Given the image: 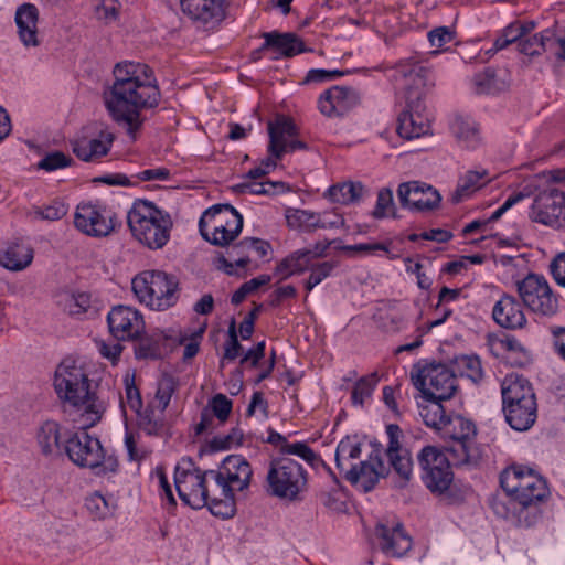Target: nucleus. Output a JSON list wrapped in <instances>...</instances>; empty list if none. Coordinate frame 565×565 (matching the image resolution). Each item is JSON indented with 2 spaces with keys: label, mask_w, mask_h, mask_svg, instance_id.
<instances>
[{
  "label": "nucleus",
  "mask_w": 565,
  "mask_h": 565,
  "mask_svg": "<svg viewBox=\"0 0 565 565\" xmlns=\"http://www.w3.org/2000/svg\"><path fill=\"white\" fill-rule=\"evenodd\" d=\"M114 84L105 92V104L116 122L135 139L142 120L140 110L158 105L160 92L150 67L142 63L124 62L114 68Z\"/></svg>",
  "instance_id": "obj_1"
},
{
  "label": "nucleus",
  "mask_w": 565,
  "mask_h": 565,
  "mask_svg": "<svg viewBox=\"0 0 565 565\" xmlns=\"http://www.w3.org/2000/svg\"><path fill=\"white\" fill-rule=\"evenodd\" d=\"M396 72L404 79L406 109L398 116L396 132L406 140L430 135L431 115L424 99L434 87L431 72L414 58L401 61Z\"/></svg>",
  "instance_id": "obj_2"
},
{
  "label": "nucleus",
  "mask_w": 565,
  "mask_h": 565,
  "mask_svg": "<svg viewBox=\"0 0 565 565\" xmlns=\"http://www.w3.org/2000/svg\"><path fill=\"white\" fill-rule=\"evenodd\" d=\"M54 388L58 398L74 407H84L86 417L84 428L100 419V412L94 403L90 382L84 367L72 359L63 360L55 370Z\"/></svg>",
  "instance_id": "obj_3"
},
{
  "label": "nucleus",
  "mask_w": 565,
  "mask_h": 565,
  "mask_svg": "<svg viewBox=\"0 0 565 565\" xmlns=\"http://www.w3.org/2000/svg\"><path fill=\"white\" fill-rule=\"evenodd\" d=\"M132 236L149 249H161L170 239L173 221L171 215L153 202L137 200L127 213Z\"/></svg>",
  "instance_id": "obj_4"
},
{
  "label": "nucleus",
  "mask_w": 565,
  "mask_h": 565,
  "mask_svg": "<svg viewBox=\"0 0 565 565\" xmlns=\"http://www.w3.org/2000/svg\"><path fill=\"white\" fill-rule=\"evenodd\" d=\"M502 409L507 423L518 431L530 429L537 416L536 398L531 383L518 374H509L501 384Z\"/></svg>",
  "instance_id": "obj_5"
},
{
  "label": "nucleus",
  "mask_w": 565,
  "mask_h": 565,
  "mask_svg": "<svg viewBox=\"0 0 565 565\" xmlns=\"http://www.w3.org/2000/svg\"><path fill=\"white\" fill-rule=\"evenodd\" d=\"M440 435L449 439L446 451L456 467H476L481 460L482 452L476 443L477 427L470 419L461 415H449Z\"/></svg>",
  "instance_id": "obj_6"
},
{
  "label": "nucleus",
  "mask_w": 565,
  "mask_h": 565,
  "mask_svg": "<svg viewBox=\"0 0 565 565\" xmlns=\"http://www.w3.org/2000/svg\"><path fill=\"white\" fill-rule=\"evenodd\" d=\"M136 298L152 310L163 311L179 300V281L161 270H143L131 280Z\"/></svg>",
  "instance_id": "obj_7"
},
{
  "label": "nucleus",
  "mask_w": 565,
  "mask_h": 565,
  "mask_svg": "<svg viewBox=\"0 0 565 565\" xmlns=\"http://www.w3.org/2000/svg\"><path fill=\"white\" fill-rule=\"evenodd\" d=\"M307 471L296 460L279 457L270 461L266 476V492L288 502L301 500L307 490Z\"/></svg>",
  "instance_id": "obj_8"
},
{
  "label": "nucleus",
  "mask_w": 565,
  "mask_h": 565,
  "mask_svg": "<svg viewBox=\"0 0 565 565\" xmlns=\"http://www.w3.org/2000/svg\"><path fill=\"white\" fill-rule=\"evenodd\" d=\"M70 460L81 468L97 469V475L115 473L118 470V460L113 455H106L98 438L88 435L85 430L74 433L67 437L63 447Z\"/></svg>",
  "instance_id": "obj_9"
},
{
  "label": "nucleus",
  "mask_w": 565,
  "mask_h": 565,
  "mask_svg": "<svg viewBox=\"0 0 565 565\" xmlns=\"http://www.w3.org/2000/svg\"><path fill=\"white\" fill-rule=\"evenodd\" d=\"M500 483L505 493L512 495L522 508L541 502L548 494L546 481L524 466L505 469L500 476Z\"/></svg>",
  "instance_id": "obj_10"
},
{
  "label": "nucleus",
  "mask_w": 565,
  "mask_h": 565,
  "mask_svg": "<svg viewBox=\"0 0 565 565\" xmlns=\"http://www.w3.org/2000/svg\"><path fill=\"white\" fill-rule=\"evenodd\" d=\"M209 470L202 471L194 461L182 458L174 470V483L180 499L193 509H201L209 502L212 481L207 476Z\"/></svg>",
  "instance_id": "obj_11"
},
{
  "label": "nucleus",
  "mask_w": 565,
  "mask_h": 565,
  "mask_svg": "<svg viewBox=\"0 0 565 565\" xmlns=\"http://www.w3.org/2000/svg\"><path fill=\"white\" fill-rule=\"evenodd\" d=\"M411 377L424 398L446 401L451 398L457 390L455 373L443 363L416 364L411 372Z\"/></svg>",
  "instance_id": "obj_12"
},
{
  "label": "nucleus",
  "mask_w": 565,
  "mask_h": 565,
  "mask_svg": "<svg viewBox=\"0 0 565 565\" xmlns=\"http://www.w3.org/2000/svg\"><path fill=\"white\" fill-rule=\"evenodd\" d=\"M417 460L427 489L433 493H445L454 480L450 456L447 457L435 446H426L417 455Z\"/></svg>",
  "instance_id": "obj_13"
},
{
  "label": "nucleus",
  "mask_w": 565,
  "mask_h": 565,
  "mask_svg": "<svg viewBox=\"0 0 565 565\" xmlns=\"http://www.w3.org/2000/svg\"><path fill=\"white\" fill-rule=\"evenodd\" d=\"M74 225L83 234L92 237H106L121 225L117 214L102 203H81L74 214Z\"/></svg>",
  "instance_id": "obj_14"
},
{
  "label": "nucleus",
  "mask_w": 565,
  "mask_h": 565,
  "mask_svg": "<svg viewBox=\"0 0 565 565\" xmlns=\"http://www.w3.org/2000/svg\"><path fill=\"white\" fill-rule=\"evenodd\" d=\"M522 303L542 316H553L558 310V300L543 276L530 274L518 282Z\"/></svg>",
  "instance_id": "obj_15"
},
{
  "label": "nucleus",
  "mask_w": 565,
  "mask_h": 565,
  "mask_svg": "<svg viewBox=\"0 0 565 565\" xmlns=\"http://www.w3.org/2000/svg\"><path fill=\"white\" fill-rule=\"evenodd\" d=\"M253 471L247 460L239 455L227 456L218 470H209L207 476L223 491H243L249 486Z\"/></svg>",
  "instance_id": "obj_16"
},
{
  "label": "nucleus",
  "mask_w": 565,
  "mask_h": 565,
  "mask_svg": "<svg viewBox=\"0 0 565 565\" xmlns=\"http://www.w3.org/2000/svg\"><path fill=\"white\" fill-rule=\"evenodd\" d=\"M531 218L552 227L565 226V192L557 188L540 192L532 205Z\"/></svg>",
  "instance_id": "obj_17"
},
{
  "label": "nucleus",
  "mask_w": 565,
  "mask_h": 565,
  "mask_svg": "<svg viewBox=\"0 0 565 565\" xmlns=\"http://www.w3.org/2000/svg\"><path fill=\"white\" fill-rule=\"evenodd\" d=\"M397 196L403 207L417 212L435 210L441 201L437 190L418 181L401 183Z\"/></svg>",
  "instance_id": "obj_18"
},
{
  "label": "nucleus",
  "mask_w": 565,
  "mask_h": 565,
  "mask_svg": "<svg viewBox=\"0 0 565 565\" xmlns=\"http://www.w3.org/2000/svg\"><path fill=\"white\" fill-rule=\"evenodd\" d=\"M110 333L117 340H130L137 338L145 327L140 312L129 306H116L107 316Z\"/></svg>",
  "instance_id": "obj_19"
},
{
  "label": "nucleus",
  "mask_w": 565,
  "mask_h": 565,
  "mask_svg": "<svg viewBox=\"0 0 565 565\" xmlns=\"http://www.w3.org/2000/svg\"><path fill=\"white\" fill-rule=\"evenodd\" d=\"M360 99L354 88L333 86L320 96L318 107L328 117H342L358 107Z\"/></svg>",
  "instance_id": "obj_20"
},
{
  "label": "nucleus",
  "mask_w": 565,
  "mask_h": 565,
  "mask_svg": "<svg viewBox=\"0 0 565 565\" xmlns=\"http://www.w3.org/2000/svg\"><path fill=\"white\" fill-rule=\"evenodd\" d=\"M387 467L381 459L380 451H373L367 460L361 461L359 465L350 463L344 472V477L352 484L361 483L363 490L369 492L374 489L380 478L387 475Z\"/></svg>",
  "instance_id": "obj_21"
},
{
  "label": "nucleus",
  "mask_w": 565,
  "mask_h": 565,
  "mask_svg": "<svg viewBox=\"0 0 565 565\" xmlns=\"http://www.w3.org/2000/svg\"><path fill=\"white\" fill-rule=\"evenodd\" d=\"M226 0H180V8L192 22L213 26L225 19Z\"/></svg>",
  "instance_id": "obj_22"
},
{
  "label": "nucleus",
  "mask_w": 565,
  "mask_h": 565,
  "mask_svg": "<svg viewBox=\"0 0 565 565\" xmlns=\"http://www.w3.org/2000/svg\"><path fill=\"white\" fill-rule=\"evenodd\" d=\"M494 322L503 329L518 330L526 326V317L521 303L515 297L504 294L492 308Z\"/></svg>",
  "instance_id": "obj_23"
},
{
  "label": "nucleus",
  "mask_w": 565,
  "mask_h": 565,
  "mask_svg": "<svg viewBox=\"0 0 565 565\" xmlns=\"http://www.w3.org/2000/svg\"><path fill=\"white\" fill-rule=\"evenodd\" d=\"M388 436V445L386 455L390 463L396 473L404 480H409L413 475V459L408 449L403 448L399 438L402 436L401 428L395 424H390L386 427Z\"/></svg>",
  "instance_id": "obj_24"
},
{
  "label": "nucleus",
  "mask_w": 565,
  "mask_h": 565,
  "mask_svg": "<svg viewBox=\"0 0 565 565\" xmlns=\"http://www.w3.org/2000/svg\"><path fill=\"white\" fill-rule=\"evenodd\" d=\"M375 535L381 551L388 557H402L412 548V539L401 524L392 527L377 524Z\"/></svg>",
  "instance_id": "obj_25"
},
{
  "label": "nucleus",
  "mask_w": 565,
  "mask_h": 565,
  "mask_svg": "<svg viewBox=\"0 0 565 565\" xmlns=\"http://www.w3.org/2000/svg\"><path fill=\"white\" fill-rule=\"evenodd\" d=\"M262 38L265 40L263 49H269L274 52L273 60L290 58L306 51L303 41L291 32H264Z\"/></svg>",
  "instance_id": "obj_26"
},
{
  "label": "nucleus",
  "mask_w": 565,
  "mask_h": 565,
  "mask_svg": "<svg viewBox=\"0 0 565 565\" xmlns=\"http://www.w3.org/2000/svg\"><path fill=\"white\" fill-rule=\"evenodd\" d=\"M221 222L228 233L239 235L243 230V216L230 204H215L205 210L199 221V231H204L205 223Z\"/></svg>",
  "instance_id": "obj_27"
},
{
  "label": "nucleus",
  "mask_w": 565,
  "mask_h": 565,
  "mask_svg": "<svg viewBox=\"0 0 565 565\" xmlns=\"http://www.w3.org/2000/svg\"><path fill=\"white\" fill-rule=\"evenodd\" d=\"M15 24L19 39L25 46H38V20L39 10L32 3H23L15 11Z\"/></svg>",
  "instance_id": "obj_28"
},
{
  "label": "nucleus",
  "mask_w": 565,
  "mask_h": 565,
  "mask_svg": "<svg viewBox=\"0 0 565 565\" xmlns=\"http://www.w3.org/2000/svg\"><path fill=\"white\" fill-rule=\"evenodd\" d=\"M34 250L29 244L14 242L0 250V265L11 271H21L33 260Z\"/></svg>",
  "instance_id": "obj_29"
},
{
  "label": "nucleus",
  "mask_w": 565,
  "mask_h": 565,
  "mask_svg": "<svg viewBox=\"0 0 565 565\" xmlns=\"http://www.w3.org/2000/svg\"><path fill=\"white\" fill-rule=\"evenodd\" d=\"M236 491H223L222 488H216L213 482L210 491L209 502L205 507L210 512L222 519L233 518L236 513L235 493Z\"/></svg>",
  "instance_id": "obj_30"
},
{
  "label": "nucleus",
  "mask_w": 565,
  "mask_h": 565,
  "mask_svg": "<svg viewBox=\"0 0 565 565\" xmlns=\"http://www.w3.org/2000/svg\"><path fill=\"white\" fill-rule=\"evenodd\" d=\"M310 248L298 249L278 263L275 268V275L280 280L288 279L292 275H298L307 270L310 266Z\"/></svg>",
  "instance_id": "obj_31"
},
{
  "label": "nucleus",
  "mask_w": 565,
  "mask_h": 565,
  "mask_svg": "<svg viewBox=\"0 0 565 565\" xmlns=\"http://www.w3.org/2000/svg\"><path fill=\"white\" fill-rule=\"evenodd\" d=\"M555 40V26L547 28L540 33L523 36L518 47L519 52L529 55H541L547 50H553V41Z\"/></svg>",
  "instance_id": "obj_32"
},
{
  "label": "nucleus",
  "mask_w": 565,
  "mask_h": 565,
  "mask_svg": "<svg viewBox=\"0 0 565 565\" xmlns=\"http://www.w3.org/2000/svg\"><path fill=\"white\" fill-rule=\"evenodd\" d=\"M61 427L54 420L44 422L38 429L36 440L41 451L49 455H60L62 452Z\"/></svg>",
  "instance_id": "obj_33"
},
{
  "label": "nucleus",
  "mask_w": 565,
  "mask_h": 565,
  "mask_svg": "<svg viewBox=\"0 0 565 565\" xmlns=\"http://www.w3.org/2000/svg\"><path fill=\"white\" fill-rule=\"evenodd\" d=\"M236 193H249V194H263V195H275L286 193L290 191V186L281 181H257L243 179V181L233 186Z\"/></svg>",
  "instance_id": "obj_34"
},
{
  "label": "nucleus",
  "mask_w": 565,
  "mask_h": 565,
  "mask_svg": "<svg viewBox=\"0 0 565 565\" xmlns=\"http://www.w3.org/2000/svg\"><path fill=\"white\" fill-rule=\"evenodd\" d=\"M269 141H296L298 128L289 116L277 114L267 125Z\"/></svg>",
  "instance_id": "obj_35"
},
{
  "label": "nucleus",
  "mask_w": 565,
  "mask_h": 565,
  "mask_svg": "<svg viewBox=\"0 0 565 565\" xmlns=\"http://www.w3.org/2000/svg\"><path fill=\"white\" fill-rule=\"evenodd\" d=\"M473 89L477 94H497L508 88V82L499 77L492 67H487L477 73L473 78Z\"/></svg>",
  "instance_id": "obj_36"
},
{
  "label": "nucleus",
  "mask_w": 565,
  "mask_h": 565,
  "mask_svg": "<svg viewBox=\"0 0 565 565\" xmlns=\"http://www.w3.org/2000/svg\"><path fill=\"white\" fill-rule=\"evenodd\" d=\"M365 193L361 182H343L328 189L327 195L334 203L351 204L359 202Z\"/></svg>",
  "instance_id": "obj_37"
},
{
  "label": "nucleus",
  "mask_w": 565,
  "mask_h": 565,
  "mask_svg": "<svg viewBox=\"0 0 565 565\" xmlns=\"http://www.w3.org/2000/svg\"><path fill=\"white\" fill-rule=\"evenodd\" d=\"M426 404L419 405V415L426 426L434 428L440 434L449 415L446 414L441 401L435 398H425Z\"/></svg>",
  "instance_id": "obj_38"
},
{
  "label": "nucleus",
  "mask_w": 565,
  "mask_h": 565,
  "mask_svg": "<svg viewBox=\"0 0 565 565\" xmlns=\"http://www.w3.org/2000/svg\"><path fill=\"white\" fill-rule=\"evenodd\" d=\"M486 177L487 171H468L463 177L459 179L457 188L451 196L452 202L459 203L470 196L475 191L484 184L482 179Z\"/></svg>",
  "instance_id": "obj_39"
},
{
  "label": "nucleus",
  "mask_w": 565,
  "mask_h": 565,
  "mask_svg": "<svg viewBox=\"0 0 565 565\" xmlns=\"http://www.w3.org/2000/svg\"><path fill=\"white\" fill-rule=\"evenodd\" d=\"M306 149L307 143H269V156L263 159L258 166L262 170H264V173L267 175L268 173L276 169L277 160H279L284 153Z\"/></svg>",
  "instance_id": "obj_40"
},
{
  "label": "nucleus",
  "mask_w": 565,
  "mask_h": 565,
  "mask_svg": "<svg viewBox=\"0 0 565 565\" xmlns=\"http://www.w3.org/2000/svg\"><path fill=\"white\" fill-rule=\"evenodd\" d=\"M221 222L205 223L204 231L200 232L201 236L210 244L218 247L230 246L238 235L228 233Z\"/></svg>",
  "instance_id": "obj_41"
},
{
  "label": "nucleus",
  "mask_w": 565,
  "mask_h": 565,
  "mask_svg": "<svg viewBox=\"0 0 565 565\" xmlns=\"http://www.w3.org/2000/svg\"><path fill=\"white\" fill-rule=\"evenodd\" d=\"M361 455V444L351 437L343 438L335 450V463L338 469L345 472L350 460L358 459Z\"/></svg>",
  "instance_id": "obj_42"
},
{
  "label": "nucleus",
  "mask_w": 565,
  "mask_h": 565,
  "mask_svg": "<svg viewBox=\"0 0 565 565\" xmlns=\"http://www.w3.org/2000/svg\"><path fill=\"white\" fill-rule=\"evenodd\" d=\"M287 224L291 228L311 233L318 230L319 213L307 210H292L286 215Z\"/></svg>",
  "instance_id": "obj_43"
},
{
  "label": "nucleus",
  "mask_w": 565,
  "mask_h": 565,
  "mask_svg": "<svg viewBox=\"0 0 565 565\" xmlns=\"http://www.w3.org/2000/svg\"><path fill=\"white\" fill-rule=\"evenodd\" d=\"M85 507L89 514L97 520L111 516L116 510V505L98 492L86 498Z\"/></svg>",
  "instance_id": "obj_44"
},
{
  "label": "nucleus",
  "mask_w": 565,
  "mask_h": 565,
  "mask_svg": "<svg viewBox=\"0 0 565 565\" xmlns=\"http://www.w3.org/2000/svg\"><path fill=\"white\" fill-rule=\"evenodd\" d=\"M110 151V143H74L73 152L82 161L97 162Z\"/></svg>",
  "instance_id": "obj_45"
},
{
  "label": "nucleus",
  "mask_w": 565,
  "mask_h": 565,
  "mask_svg": "<svg viewBox=\"0 0 565 565\" xmlns=\"http://www.w3.org/2000/svg\"><path fill=\"white\" fill-rule=\"evenodd\" d=\"M178 380L170 374H163L161 379L158 381L156 401L158 403L157 407L159 408L161 414L168 407L172 395L175 393L178 388Z\"/></svg>",
  "instance_id": "obj_46"
},
{
  "label": "nucleus",
  "mask_w": 565,
  "mask_h": 565,
  "mask_svg": "<svg viewBox=\"0 0 565 565\" xmlns=\"http://www.w3.org/2000/svg\"><path fill=\"white\" fill-rule=\"evenodd\" d=\"M450 130L455 138L459 140H469L479 138V127L470 117L455 116Z\"/></svg>",
  "instance_id": "obj_47"
},
{
  "label": "nucleus",
  "mask_w": 565,
  "mask_h": 565,
  "mask_svg": "<svg viewBox=\"0 0 565 565\" xmlns=\"http://www.w3.org/2000/svg\"><path fill=\"white\" fill-rule=\"evenodd\" d=\"M379 382L377 373H371L361 377L352 388L351 399L354 405H363L370 398Z\"/></svg>",
  "instance_id": "obj_48"
},
{
  "label": "nucleus",
  "mask_w": 565,
  "mask_h": 565,
  "mask_svg": "<svg viewBox=\"0 0 565 565\" xmlns=\"http://www.w3.org/2000/svg\"><path fill=\"white\" fill-rule=\"evenodd\" d=\"M73 159L71 156L65 154L62 151H52L43 156V158L36 163L38 170L45 172H53L72 166Z\"/></svg>",
  "instance_id": "obj_49"
},
{
  "label": "nucleus",
  "mask_w": 565,
  "mask_h": 565,
  "mask_svg": "<svg viewBox=\"0 0 565 565\" xmlns=\"http://www.w3.org/2000/svg\"><path fill=\"white\" fill-rule=\"evenodd\" d=\"M92 306L90 295L87 292H73L66 295L64 310L74 317H79L88 311Z\"/></svg>",
  "instance_id": "obj_50"
},
{
  "label": "nucleus",
  "mask_w": 565,
  "mask_h": 565,
  "mask_svg": "<svg viewBox=\"0 0 565 565\" xmlns=\"http://www.w3.org/2000/svg\"><path fill=\"white\" fill-rule=\"evenodd\" d=\"M334 268L335 264L333 262H322L317 264H312L311 262L308 268L310 270V275L305 281L306 290L311 291L316 286L328 278Z\"/></svg>",
  "instance_id": "obj_51"
},
{
  "label": "nucleus",
  "mask_w": 565,
  "mask_h": 565,
  "mask_svg": "<svg viewBox=\"0 0 565 565\" xmlns=\"http://www.w3.org/2000/svg\"><path fill=\"white\" fill-rule=\"evenodd\" d=\"M318 500L323 504V507L333 513H341L347 509L345 501L343 500V493L338 487H333L330 490H321L318 493Z\"/></svg>",
  "instance_id": "obj_52"
},
{
  "label": "nucleus",
  "mask_w": 565,
  "mask_h": 565,
  "mask_svg": "<svg viewBox=\"0 0 565 565\" xmlns=\"http://www.w3.org/2000/svg\"><path fill=\"white\" fill-rule=\"evenodd\" d=\"M372 215L375 218H384L388 215L395 217L393 191L390 188H383L379 191L376 205Z\"/></svg>",
  "instance_id": "obj_53"
},
{
  "label": "nucleus",
  "mask_w": 565,
  "mask_h": 565,
  "mask_svg": "<svg viewBox=\"0 0 565 565\" xmlns=\"http://www.w3.org/2000/svg\"><path fill=\"white\" fill-rule=\"evenodd\" d=\"M68 212V205L58 199L51 201L47 205L36 207L34 213L36 216L46 221H58Z\"/></svg>",
  "instance_id": "obj_54"
},
{
  "label": "nucleus",
  "mask_w": 565,
  "mask_h": 565,
  "mask_svg": "<svg viewBox=\"0 0 565 565\" xmlns=\"http://www.w3.org/2000/svg\"><path fill=\"white\" fill-rule=\"evenodd\" d=\"M247 249H254L260 257H264L268 254L270 244L260 238L245 237L239 243L233 245L232 253L235 252L239 256Z\"/></svg>",
  "instance_id": "obj_55"
},
{
  "label": "nucleus",
  "mask_w": 565,
  "mask_h": 565,
  "mask_svg": "<svg viewBox=\"0 0 565 565\" xmlns=\"http://www.w3.org/2000/svg\"><path fill=\"white\" fill-rule=\"evenodd\" d=\"M233 403L224 394H216L209 403V409L221 423L227 420Z\"/></svg>",
  "instance_id": "obj_56"
},
{
  "label": "nucleus",
  "mask_w": 565,
  "mask_h": 565,
  "mask_svg": "<svg viewBox=\"0 0 565 565\" xmlns=\"http://www.w3.org/2000/svg\"><path fill=\"white\" fill-rule=\"evenodd\" d=\"M203 332H204V327L200 328L196 331H192V332L185 331L183 333H180L179 343L185 345L184 353H183V358L185 360L192 359L199 352L200 339L202 338Z\"/></svg>",
  "instance_id": "obj_57"
},
{
  "label": "nucleus",
  "mask_w": 565,
  "mask_h": 565,
  "mask_svg": "<svg viewBox=\"0 0 565 565\" xmlns=\"http://www.w3.org/2000/svg\"><path fill=\"white\" fill-rule=\"evenodd\" d=\"M284 455L297 456L311 466L320 461V457L303 441L286 445Z\"/></svg>",
  "instance_id": "obj_58"
},
{
  "label": "nucleus",
  "mask_w": 565,
  "mask_h": 565,
  "mask_svg": "<svg viewBox=\"0 0 565 565\" xmlns=\"http://www.w3.org/2000/svg\"><path fill=\"white\" fill-rule=\"evenodd\" d=\"M125 399L121 398V404H127L132 412H135L136 414H140L142 408V399L139 390L135 385L134 379L129 380L127 377L125 380Z\"/></svg>",
  "instance_id": "obj_59"
},
{
  "label": "nucleus",
  "mask_w": 565,
  "mask_h": 565,
  "mask_svg": "<svg viewBox=\"0 0 565 565\" xmlns=\"http://www.w3.org/2000/svg\"><path fill=\"white\" fill-rule=\"evenodd\" d=\"M243 347L238 342L235 321L232 320L228 327V340L224 347L223 359L234 361L241 355Z\"/></svg>",
  "instance_id": "obj_60"
},
{
  "label": "nucleus",
  "mask_w": 565,
  "mask_h": 565,
  "mask_svg": "<svg viewBox=\"0 0 565 565\" xmlns=\"http://www.w3.org/2000/svg\"><path fill=\"white\" fill-rule=\"evenodd\" d=\"M515 499L512 495L507 494V498H494L491 501V508L493 512L502 519H507L516 512Z\"/></svg>",
  "instance_id": "obj_61"
},
{
  "label": "nucleus",
  "mask_w": 565,
  "mask_h": 565,
  "mask_svg": "<svg viewBox=\"0 0 565 565\" xmlns=\"http://www.w3.org/2000/svg\"><path fill=\"white\" fill-rule=\"evenodd\" d=\"M461 365L466 375L471 379L475 383L482 379L481 361L477 356H463L461 359Z\"/></svg>",
  "instance_id": "obj_62"
},
{
  "label": "nucleus",
  "mask_w": 565,
  "mask_h": 565,
  "mask_svg": "<svg viewBox=\"0 0 565 565\" xmlns=\"http://www.w3.org/2000/svg\"><path fill=\"white\" fill-rule=\"evenodd\" d=\"M431 46L443 47L454 40V32L448 26H438L428 33Z\"/></svg>",
  "instance_id": "obj_63"
},
{
  "label": "nucleus",
  "mask_w": 565,
  "mask_h": 565,
  "mask_svg": "<svg viewBox=\"0 0 565 565\" xmlns=\"http://www.w3.org/2000/svg\"><path fill=\"white\" fill-rule=\"evenodd\" d=\"M550 333L555 352L565 362V327L553 326Z\"/></svg>",
  "instance_id": "obj_64"
}]
</instances>
